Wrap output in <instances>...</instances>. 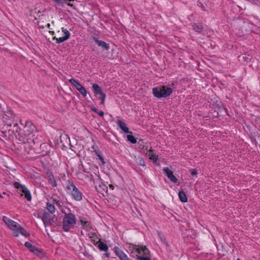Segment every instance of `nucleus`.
I'll return each instance as SVG.
<instances>
[{
  "instance_id": "33",
  "label": "nucleus",
  "mask_w": 260,
  "mask_h": 260,
  "mask_svg": "<svg viewBox=\"0 0 260 260\" xmlns=\"http://www.w3.org/2000/svg\"><path fill=\"white\" fill-rule=\"evenodd\" d=\"M91 110L96 113L100 116H101V117H103L104 116V112L103 111H100L99 112L98 111V110L97 109V108H96L95 107H92Z\"/></svg>"
},
{
  "instance_id": "49",
  "label": "nucleus",
  "mask_w": 260,
  "mask_h": 260,
  "mask_svg": "<svg viewBox=\"0 0 260 260\" xmlns=\"http://www.w3.org/2000/svg\"><path fill=\"white\" fill-rule=\"evenodd\" d=\"M237 260H240V258H237Z\"/></svg>"
},
{
  "instance_id": "30",
  "label": "nucleus",
  "mask_w": 260,
  "mask_h": 260,
  "mask_svg": "<svg viewBox=\"0 0 260 260\" xmlns=\"http://www.w3.org/2000/svg\"><path fill=\"white\" fill-rule=\"evenodd\" d=\"M94 152L98 157L99 159L102 162V164H105V162L104 161V159L103 157L102 156L100 151L98 150H96L94 151Z\"/></svg>"
},
{
  "instance_id": "1",
  "label": "nucleus",
  "mask_w": 260,
  "mask_h": 260,
  "mask_svg": "<svg viewBox=\"0 0 260 260\" xmlns=\"http://www.w3.org/2000/svg\"><path fill=\"white\" fill-rule=\"evenodd\" d=\"M16 117V116L15 114L12 110L9 109L4 111L2 117V119L4 124L3 126L6 127L7 128H10V127L13 125V128H14V129H13V132L14 131L17 132L18 123L16 122H15Z\"/></svg>"
},
{
  "instance_id": "5",
  "label": "nucleus",
  "mask_w": 260,
  "mask_h": 260,
  "mask_svg": "<svg viewBox=\"0 0 260 260\" xmlns=\"http://www.w3.org/2000/svg\"><path fill=\"white\" fill-rule=\"evenodd\" d=\"M69 185L67 188L68 190H71V194L73 199L77 201H80L82 200V193L75 185L73 181L69 180Z\"/></svg>"
},
{
  "instance_id": "39",
  "label": "nucleus",
  "mask_w": 260,
  "mask_h": 260,
  "mask_svg": "<svg viewBox=\"0 0 260 260\" xmlns=\"http://www.w3.org/2000/svg\"><path fill=\"white\" fill-rule=\"evenodd\" d=\"M197 5L199 7L201 8L202 9H203V10H205V9H204V5L201 2L198 1L197 2Z\"/></svg>"
},
{
  "instance_id": "37",
  "label": "nucleus",
  "mask_w": 260,
  "mask_h": 260,
  "mask_svg": "<svg viewBox=\"0 0 260 260\" xmlns=\"http://www.w3.org/2000/svg\"><path fill=\"white\" fill-rule=\"evenodd\" d=\"M105 98H106V94L105 93L100 95V97H99V99L101 100V104L102 105L104 104Z\"/></svg>"
},
{
  "instance_id": "35",
  "label": "nucleus",
  "mask_w": 260,
  "mask_h": 260,
  "mask_svg": "<svg viewBox=\"0 0 260 260\" xmlns=\"http://www.w3.org/2000/svg\"><path fill=\"white\" fill-rule=\"evenodd\" d=\"M137 163L138 165L142 166H145V161L143 160V159L141 157H138L137 158Z\"/></svg>"
},
{
  "instance_id": "41",
  "label": "nucleus",
  "mask_w": 260,
  "mask_h": 260,
  "mask_svg": "<svg viewBox=\"0 0 260 260\" xmlns=\"http://www.w3.org/2000/svg\"><path fill=\"white\" fill-rule=\"evenodd\" d=\"M54 2L58 4L61 5L62 4V0H53Z\"/></svg>"
},
{
  "instance_id": "11",
  "label": "nucleus",
  "mask_w": 260,
  "mask_h": 260,
  "mask_svg": "<svg viewBox=\"0 0 260 260\" xmlns=\"http://www.w3.org/2000/svg\"><path fill=\"white\" fill-rule=\"evenodd\" d=\"M19 234H20L24 236L25 237H28L30 235L29 233L27 232L19 224L18 225L17 229L15 230L14 232H13V236L15 237H17Z\"/></svg>"
},
{
  "instance_id": "3",
  "label": "nucleus",
  "mask_w": 260,
  "mask_h": 260,
  "mask_svg": "<svg viewBox=\"0 0 260 260\" xmlns=\"http://www.w3.org/2000/svg\"><path fill=\"white\" fill-rule=\"evenodd\" d=\"M76 223V218L74 214L64 213L62 220V229L64 232H69L74 228Z\"/></svg>"
},
{
  "instance_id": "22",
  "label": "nucleus",
  "mask_w": 260,
  "mask_h": 260,
  "mask_svg": "<svg viewBox=\"0 0 260 260\" xmlns=\"http://www.w3.org/2000/svg\"><path fill=\"white\" fill-rule=\"evenodd\" d=\"M11 129L9 128H6V127L5 126H3L2 127H1V129H0V137L1 138H5L7 136H6V133L7 132V131H10Z\"/></svg>"
},
{
  "instance_id": "6",
  "label": "nucleus",
  "mask_w": 260,
  "mask_h": 260,
  "mask_svg": "<svg viewBox=\"0 0 260 260\" xmlns=\"http://www.w3.org/2000/svg\"><path fill=\"white\" fill-rule=\"evenodd\" d=\"M13 186L16 189H20L22 192L23 193L25 198L28 201H30L31 200V193L25 185H22L19 182H15L13 183Z\"/></svg>"
},
{
  "instance_id": "40",
  "label": "nucleus",
  "mask_w": 260,
  "mask_h": 260,
  "mask_svg": "<svg viewBox=\"0 0 260 260\" xmlns=\"http://www.w3.org/2000/svg\"><path fill=\"white\" fill-rule=\"evenodd\" d=\"M67 3H68V5L71 7H73V5L70 3V2H73L74 0H64Z\"/></svg>"
},
{
  "instance_id": "34",
  "label": "nucleus",
  "mask_w": 260,
  "mask_h": 260,
  "mask_svg": "<svg viewBox=\"0 0 260 260\" xmlns=\"http://www.w3.org/2000/svg\"><path fill=\"white\" fill-rule=\"evenodd\" d=\"M88 235L89 238L91 239L93 241H95V239H98L97 235L95 233L90 232L88 234Z\"/></svg>"
},
{
  "instance_id": "46",
  "label": "nucleus",
  "mask_w": 260,
  "mask_h": 260,
  "mask_svg": "<svg viewBox=\"0 0 260 260\" xmlns=\"http://www.w3.org/2000/svg\"><path fill=\"white\" fill-rule=\"evenodd\" d=\"M20 123H21L22 125H23V124L22 123V121H21V120H20Z\"/></svg>"
},
{
  "instance_id": "27",
  "label": "nucleus",
  "mask_w": 260,
  "mask_h": 260,
  "mask_svg": "<svg viewBox=\"0 0 260 260\" xmlns=\"http://www.w3.org/2000/svg\"><path fill=\"white\" fill-rule=\"evenodd\" d=\"M52 39L53 40H55L56 41V43L57 44H60L66 41H67V38H64L63 37H60L59 38H56V37H53Z\"/></svg>"
},
{
  "instance_id": "8",
  "label": "nucleus",
  "mask_w": 260,
  "mask_h": 260,
  "mask_svg": "<svg viewBox=\"0 0 260 260\" xmlns=\"http://www.w3.org/2000/svg\"><path fill=\"white\" fill-rule=\"evenodd\" d=\"M24 246L28 249L29 250L35 254L37 256H40L43 254V250L41 248H39L35 246L32 245L29 242H26L24 243Z\"/></svg>"
},
{
  "instance_id": "29",
  "label": "nucleus",
  "mask_w": 260,
  "mask_h": 260,
  "mask_svg": "<svg viewBox=\"0 0 260 260\" xmlns=\"http://www.w3.org/2000/svg\"><path fill=\"white\" fill-rule=\"evenodd\" d=\"M61 30H62V32H63V34H64V36H63V37L64 38H66L67 40H68L70 37V36H71L70 32L67 29L64 28V27L61 28Z\"/></svg>"
},
{
  "instance_id": "10",
  "label": "nucleus",
  "mask_w": 260,
  "mask_h": 260,
  "mask_svg": "<svg viewBox=\"0 0 260 260\" xmlns=\"http://www.w3.org/2000/svg\"><path fill=\"white\" fill-rule=\"evenodd\" d=\"M163 171L166 174V175L170 179V181H171L172 182L174 183H177L178 179L174 175L173 172L169 168H164Z\"/></svg>"
},
{
  "instance_id": "20",
  "label": "nucleus",
  "mask_w": 260,
  "mask_h": 260,
  "mask_svg": "<svg viewBox=\"0 0 260 260\" xmlns=\"http://www.w3.org/2000/svg\"><path fill=\"white\" fill-rule=\"evenodd\" d=\"M178 197L180 200L183 202L185 203L187 201V198L185 193L183 190H180L178 193Z\"/></svg>"
},
{
  "instance_id": "7",
  "label": "nucleus",
  "mask_w": 260,
  "mask_h": 260,
  "mask_svg": "<svg viewBox=\"0 0 260 260\" xmlns=\"http://www.w3.org/2000/svg\"><path fill=\"white\" fill-rule=\"evenodd\" d=\"M36 131L35 125L30 121H26L24 126V132L27 136L33 135Z\"/></svg>"
},
{
  "instance_id": "16",
  "label": "nucleus",
  "mask_w": 260,
  "mask_h": 260,
  "mask_svg": "<svg viewBox=\"0 0 260 260\" xmlns=\"http://www.w3.org/2000/svg\"><path fill=\"white\" fill-rule=\"evenodd\" d=\"M99 249L102 251L107 252L109 248L108 245L100 239L96 243Z\"/></svg>"
},
{
  "instance_id": "23",
  "label": "nucleus",
  "mask_w": 260,
  "mask_h": 260,
  "mask_svg": "<svg viewBox=\"0 0 260 260\" xmlns=\"http://www.w3.org/2000/svg\"><path fill=\"white\" fill-rule=\"evenodd\" d=\"M148 156L149 158L153 160V162H156L158 159V156L155 155L152 149H150L148 151Z\"/></svg>"
},
{
  "instance_id": "43",
  "label": "nucleus",
  "mask_w": 260,
  "mask_h": 260,
  "mask_svg": "<svg viewBox=\"0 0 260 260\" xmlns=\"http://www.w3.org/2000/svg\"><path fill=\"white\" fill-rule=\"evenodd\" d=\"M49 32L51 35H52V36H53V35H54L55 34V32H54V31H51V30H50V31H49Z\"/></svg>"
},
{
  "instance_id": "2",
  "label": "nucleus",
  "mask_w": 260,
  "mask_h": 260,
  "mask_svg": "<svg viewBox=\"0 0 260 260\" xmlns=\"http://www.w3.org/2000/svg\"><path fill=\"white\" fill-rule=\"evenodd\" d=\"M129 250L132 256L136 258L139 256L150 255V251L146 246L131 244Z\"/></svg>"
},
{
  "instance_id": "45",
  "label": "nucleus",
  "mask_w": 260,
  "mask_h": 260,
  "mask_svg": "<svg viewBox=\"0 0 260 260\" xmlns=\"http://www.w3.org/2000/svg\"><path fill=\"white\" fill-rule=\"evenodd\" d=\"M40 28H44V27L43 26H40Z\"/></svg>"
},
{
  "instance_id": "38",
  "label": "nucleus",
  "mask_w": 260,
  "mask_h": 260,
  "mask_svg": "<svg viewBox=\"0 0 260 260\" xmlns=\"http://www.w3.org/2000/svg\"><path fill=\"white\" fill-rule=\"evenodd\" d=\"M190 174L192 176H196L198 174L197 171L196 169H191L190 170Z\"/></svg>"
},
{
  "instance_id": "14",
  "label": "nucleus",
  "mask_w": 260,
  "mask_h": 260,
  "mask_svg": "<svg viewBox=\"0 0 260 260\" xmlns=\"http://www.w3.org/2000/svg\"><path fill=\"white\" fill-rule=\"evenodd\" d=\"M117 124L118 126L120 128V129L121 130L123 131V132L124 133H126V134L131 133V134H132V132L129 131V128L126 126V124L124 122H123L122 120H118L117 121Z\"/></svg>"
},
{
  "instance_id": "28",
  "label": "nucleus",
  "mask_w": 260,
  "mask_h": 260,
  "mask_svg": "<svg viewBox=\"0 0 260 260\" xmlns=\"http://www.w3.org/2000/svg\"><path fill=\"white\" fill-rule=\"evenodd\" d=\"M126 138L127 141L131 142L132 144H135L137 143L136 139L132 135H127Z\"/></svg>"
},
{
  "instance_id": "44",
  "label": "nucleus",
  "mask_w": 260,
  "mask_h": 260,
  "mask_svg": "<svg viewBox=\"0 0 260 260\" xmlns=\"http://www.w3.org/2000/svg\"><path fill=\"white\" fill-rule=\"evenodd\" d=\"M46 26L48 28L50 29V24L49 23H48L47 25H46Z\"/></svg>"
},
{
  "instance_id": "36",
  "label": "nucleus",
  "mask_w": 260,
  "mask_h": 260,
  "mask_svg": "<svg viewBox=\"0 0 260 260\" xmlns=\"http://www.w3.org/2000/svg\"><path fill=\"white\" fill-rule=\"evenodd\" d=\"M161 241L164 243L167 246H169L168 243L166 242V239L164 236L160 234H158Z\"/></svg>"
},
{
  "instance_id": "18",
  "label": "nucleus",
  "mask_w": 260,
  "mask_h": 260,
  "mask_svg": "<svg viewBox=\"0 0 260 260\" xmlns=\"http://www.w3.org/2000/svg\"><path fill=\"white\" fill-rule=\"evenodd\" d=\"M47 179L49 182V183L53 186L56 187L57 184L56 182L54 176L52 173H47Z\"/></svg>"
},
{
  "instance_id": "32",
  "label": "nucleus",
  "mask_w": 260,
  "mask_h": 260,
  "mask_svg": "<svg viewBox=\"0 0 260 260\" xmlns=\"http://www.w3.org/2000/svg\"><path fill=\"white\" fill-rule=\"evenodd\" d=\"M136 259L137 260H151L150 255L139 256Z\"/></svg>"
},
{
  "instance_id": "48",
  "label": "nucleus",
  "mask_w": 260,
  "mask_h": 260,
  "mask_svg": "<svg viewBox=\"0 0 260 260\" xmlns=\"http://www.w3.org/2000/svg\"><path fill=\"white\" fill-rule=\"evenodd\" d=\"M56 204L59 205V204L58 203V202H56Z\"/></svg>"
},
{
  "instance_id": "13",
  "label": "nucleus",
  "mask_w": 260,
  "mask_h": 260,
  "mask_svg": "<svg viewBox=\"0 0 260 260\" xmlns=\"http://www.w3.org/2000/svg\"><path fill=\"white\" fill-rule=\"evenodd\" d=\"M93 40L99 46L101 47L104 50L106 51H108L109 50L110 45L109 44H107L106 42L103 41L99 40L95 37H93Z\"/></svg>"
},
{
  "instance_id": "12",
  "label": "nucleus",
  "mask_w": 260,
  "mask_h": 260,
  "mask_svg": "<svg viewBox=\"0 0 260 260\" xmlns=\"http://www.w3.org/2000/svg\"><path fill=\"white\" fill-rule=\"evenodd\" d=\"M114 252L116 255L120 259V260H131L127 256L119 247L115 246L114 248Z\"/></svg>"
},
{
  "instance_id": "9",
  "label": "nucleus",
  "mask_w": 260,
  "mask_h": 260,
  "mask_svg": "<svg viewBox=\"0 0 260 260\" xmlns=\"http://www.w3.org/2000/svg\"><path fill=\"white\" fill-rule=\"evenodd\" d=\"M3 219L6 224H7L8 226L14 232L15 231L19 225L16 222L11 220L6 216H4Z\"/></svg>"
},
{
  "instance_id": "24",
  "label": "nucleus",
  "mask_w": 260,
  "mask_h": 260,
  "mask_svg": "<svg viewBox=\"0 0 260 260\" xmlns=\"http://www.w3.org/2000/svg\"><path fill=\"white\" fill-rule=\"evenodd\" d=\"M51 218V215L49 213L47 212H45L43 213L42 220L45 225H46L47 223V220H49Z\"/></svg>"
},
{
  "instance_id": "17",
  "label": "nucleus",
  "mask_w": 260,
  "mask_h": 260,
  "mask_svg": "<svg viewBox=\"0 0 260 260\" xmlns=\"http://www.w3.org/2000/svg\"><path fill=\"white\" fill-rule=\"evenodd\" d=\"M93 91L95 95H102L104 93L102 91V88L96 84H93L92 85Z\"/></svg>"
},
{
  "instance_id": "26",
  "label": "nucleus",
  "mask_w": 260,
  "mask_h": 260,
  "mask_svg": "<svg viewBox=\"0 0 260 260\" xmlns=\"http://www.w3.org/2000/svg\"><path fill=\"white\" fill-rule=\"evenodd\" d=\"M60 142L61 143H63V141H64L67 143L68 141L70 142V138H69V136L67 134H61L60 137Z\"/></svg>"
},
{
  "instance_id": "19",
  "label": "nucleus",
  "mask_w": 260,
  "mask_h": 260,
  "mask_svg": "<svg viewBox=\"0 0 260 260\" xmlns=\"http://www.w3.org/2000/svg\"><path fill=\"white\" fill-rule=\"evenodd\" d=\"M69 81L77 90H79L80 88L82 87V85L75 79H70Z\"/></svg>"
},
{
  "instance_id": "31",
  "label": "nucleus",
  "mask_w": 260,
  "mask_h": 260,
  "mask_svg": "<svg viewBox=\"0 0 260 260\" xmlns=\"http://www.w3.org/2000/svg\"><path fill=\"white\" fill-rule=\"evenodd\" d=\"M78 91L80 92V93L82 95L83 97H86L87 95V91L85 88L82 86V87H80Z\"/></svg>"
},
{
  "instance_id": "47",
  "label": "nucleus",
  "mask_w": 260,
  "mask_h": 260,
  "mask_svg": "<svg viewBox=\"0 0 260 260\" xmlns=\"http://www.w3.org/2000/svg\"><path fill=\"white\" fill-rule=\"evenodd\" d=\"M140 141H142L143 142V140H140L139 142V143L140 142Z\"/></svg>"
},
{
  "instance_id": "4",
  "label": "nucleus",
  "mask_w": 260,
  "mask_h": 260,
  "mask_svg": "<svg viewBox=\"0 0 260 260\" xmlns=\"http://www.w3.org/2000/svg\"><path fill=\"white\" fill-rule=\"evenodd\" d=\"M173 92L171 87L161 86L154 87L152 89V93L154 96L157 98H166L169 96Z\"/></svg>"
},
{
  "instance_id": "25",
  "label": "nucleus",
  "mask_w": 260,
  "mask_h": 260,
  "mask_svg": "<svg viewBox=\"0 0 260 260\" xmlns=\"http://www.w3.org/2000/svg\"><path fill=\"white\" fill-rule=\"evenodd\" d=\"M47 209L50 213H54L55 211L54 206L50 203H47Z\"/></svg>"
},
{
  "instance_id": "42",
  "label": "nucleus",
  "mask_w": 260,
  "mask_h": 260,
  "mask_svg": "<svg viewBox=\"0 0 260 260\" xmlns=\"http://www.w3.org/2000/svg\"><path fill=\"white\" fill-rule=\"evenodd\" d=\"M104 255L107 257H110V253H108V252H106L105 253H104Z\"/></svg>"
},
{
  "instance_id": "21",
  "label": "nucleus",
  "mask_w": 260,
  "mask_h": 260,
  "mask_svg": "<svg viewBox=\"0 0 260 260\" xmlns=\"http://www.w3.org/2000/svg\"><path fill=\"white\" fill-rule=\"evenodd\" d=\"M192 28L195 31L201 32L203 30L204 27L201 24L194 23L192 25Z\"/></svg>"
},
{
  "instance_id": "15",
  "label": "nucleus",
  "mask_w": 260,
  "mask_h": 260,
  "mask_svg": "<svg viewBox=\"0 0 260 260\" xmlns=\"http://www.w3.org/2000/svg\"><path fill=\"white\" fill-rule=\"evenodd\" d=\"M80 222L83 228L87 231H90L92 229L91 224L88 221L85 220L84 218L80 219Z\"/></svg>"
}]
</instances>
